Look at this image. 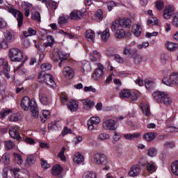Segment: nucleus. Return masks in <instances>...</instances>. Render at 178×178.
<instances>
[{
  "label": "nucleus",
  "mask_w": 178,
  "mask_h": 178,
  "mask_svg": "<svg viewBox=\"0 0 178 178\" xmlns=\"http://www.w3.org/2000/svg\"><path fill=\"white\" fill-rule=\"evenodd\" d=\"M85 92H97V89L92 86H85L83 88Z\"/></svg>",
  "instance_id": "052dcab7"
},
{
  "label": "nucleus",
  "mask_w": 178,
  "mask_h": 178,
  "mask_svg": "<svg viewBox=\"0 0 178 178\" xmlns=\"http://www.w3.org/2000/svg\"><path fill=\"white\" fill-rule=\"evenodd\" d=\"M37 34V31L33 29V28L30 27L27 31H24L23 32V35L24 37H31V35H35Z\"/></svg>",
  "instance_id": "473e14b6"
},
{
  "label": "nucleus",
  "mask_w": 178,
  "mask_h": 178,
  "mask_svg": "<svg viewBox=\"0 0 178 178\" xmlns=\"http://www.w3.org/2000/svg\"><path fill=\"white\" fill-rule=\"evenodd\" d=\"M94 161L97 165H102L104 170H109V162L108 158L104 154L97 153L94 156Z\"/></svg>",
  "instance_id": "7ed1b4c3"
},
{
  "label": "nucleus",
  "mask_w": 178,
  "mask_h": 178,
  "mask_svg": "<svg viewBox=\"0 0 178 178\" xmlns=\"http://www.w3.org/2000/svg\"><path fill=\"white\" fill-rule=\"evenodd\" d=\"M26 162L29 166H33L34 163H35V156L33 154H31L28 156Z\"/></svg>",
  "instance_id": "79ce46f5"
},
{
  "label": "nucleus",
  "mask_w": 178,
  "mask_h": 178,
  "mask_svg": "<svg viewBox=\"0 0 178 178\" xmlns=\"http://www.w3.org/2000/svg\"><path fill=\"white\" fill-rule=\"evenodd\" d=\"M49 118V111L43 110L42 111V116H40L41 122L42 123H45L47 122V119Z\"/></svg>",
  "instance_id": "c9c22d12"
},
{
  "label": "nucleus",
  "mask_w": 178,
  "mask_h": 178,
  "mask_svg": "<svg viewBox=\"0 0 178 178\" xmlns=\"http://www.w3.org/2000/svg\"><path fill=\"white\" fill-rule=\"evenodd\" d=\"M147 169L149 173H154L156 170V164L154 161H150L147 163Z\"/></svg>",
  "instance_id": "c85d7f7f"
},
{
  "label": "nucleus",
  "mask_w": 178,
  "mask_h": 178,
  "mask_svg": "<svg viewBox=\"0 0 178 178\" xmlns=\"http://www.w3.org/2000/svg\"><path fill=\"white\" fill-rule=\"evenodd\" d=\"M171 170L175 176H178V161H175L171 164Z\"/></svg>",
  "instance_id": "ea45409f"
},
{
  "label": "nucleus",
  "mask_w": 178,
  "mask_h": 178,
  "mask_svg": "<svg viewBox=\"0 0 178 178\" xmlns=\"http://www.w3.org/2000/svg\"><path fill=\"white\" fill-rule=\"evenodd\" d=\"M120 97L122 99L124 98H130L131 101H137L138 95L134 92L130 91L129 89H122L120 92Z\"/></svg>",
  "instance_id": "0eeeda50"
},
{
  "label": "nucleus",
  "mask_w": 178,
  "mask_h": 178,
  "mask_svg": "<svg viewBox=\"0 0 178 178\" xmlns=\"http://www.w3.org/2000/svg\"><path fill=\"white\" fill-rule=\"evenodd\" d=\"M4 35L8 42H12L15 40V36L12 35L9 31L6 32Z\"/></svg>",
  "instance_id": "8fccbe9b"
},
{
  "label": "nucleus",
  "mask_w": 178,
  "mask_h": 178,
  "mask_svg": "<svg viewBox=\"0 0 178 178\" xmlns=\"http://www.w3.org/2000/svg\"><path fill=\"white\" fill-rule=\"evenodd\" d=\"M65 151H66V147H63L58 154V158H60V161H66V156H65Z\"/></svg>",
  "instance_id": "6e6d98bb"
},
{
  "label": "nucleus",
  "mask_w": 178,
  "mask_h": 178,
  "mask_svg": "<svg viewBox=\"0 0 178 178\" xmlns=\"http://www.w3.org/2000/svg\"><path fill=\"white\" fill-rule=\"evenodd\" d=\"M18 130L19 128L16 127H11L10 128L9 134L15 140H22V137H20Z\"/></svg>",
  "instance_id": "f3484780"
},
{
  "label": "nucleus",
  "mask_w": 178,
  "mask_h": 178,
  "mask_svg": "<svg viewBox=\"0 0 178 178\" xmlns=\"http://www.w3.org/2000/svg\"><path fill=\"white\" fill-rule=\"evenodd\" d=\"M131 58L134 59V62L136 65H139V63H141L143 62V56L135 54L134 56H131Z\"/></svg>",
  "instance_id": "49530a36"
},
{
  "label": "nucleus",
  "mask_w": 178,
  "mask_h": 178,
  "mask_svg": "<svg viewBox=\"0 0 178 178\" xmlns=\"http://www.w3.org/2000/svg\"><path fill=\"white\" fill-rule=\"evenodd\" d=\"M67 108L71 112H76L79 109V103L76 100H72L67 105Z\"/></svg>",
  "instance_id": "393cba45"
},
{
  "label": "nucleus",
  "mask_w": 178,
  "mask_h": 178,
  "mask_svg": "<svg viewBox=\"0 0 178 178\" xmlns=\"http://www.w3.org/2000/svg\"><path fill=\"white\" fill-rule=\"evenodd\" d=\"M86 38L88 41V42L94 44V42H95V32H94L91 29L86 31Z\"/></svg>",
  "instance_id": "4be33fe9"
},
{
  "label": "nucleus",
  "mask_w": 178,
  "mask_h": 178,
  "mask_svg": "<svg viewBox=\"0 0 178 178\" xmlns=\"http://www.w3.org/2000/svg\"><path fill=\"white\" fill-rule=\"evenodd\" d=\"M131 21L129 19H122L120 18L116 19L111 25V31H115V38H123L126 33H124V27H130Z\"/></svg>",
  "instance_id": "f257e3e1"
},
{
  "label": "nucleus",
  "mask_w": 178,
  "mask_h": 178,
  "mask_svg": "<svg viewBox=\"0 0 178 178\" xmlns=\"http://www.w3.org/2000/svg\"><path fill=\"white\" fill-rule=\"evenodd\" d=\"M73 161L74 163H76L77 165H79V163H81L83 161H84V156H83V155H81V154L80 153H76L74 155Z\"/></svg>",
  "instance_id": "2f4dec72"
},
{
  "label": "nucleus",
  "mask_w": 178,
  "mask_h": 178,
  "mask_svg": "<svg viewBox=\"0 0 178 178\" xmlns=\"http://www.w3.org/2000/svg\"><path fill=\"white\" fill-rule=\"evenodd\" d=\"M8 12L9 13H12V15L16 17L18 23V27H22V26H23V13L15 8H8Z\"/></svg>",
  "instance_id": "6e6552de"
},
{
  "label": "nucleus",
  "mask_w": 178,
  "mask_h": 178,
  "mask_svg": "<svg viewBox=\"0 0 178 178\" xmlns=\"http://www.w3.org/2000/svg\"><path fill=\"white\" fill-rule=\"evenodd\" d=\"M69 19V17L67 16H60L58 18V24H65L66 23L67 20Z\"/></svg>",
  "instance_id": "13d9d810"
},
{
  "label": "nucleus",
  "mask_w": 178,
  "mask_h": 178,
  "mask_svg": "<svg viewBox=\"0 0 178 178\" xmlns=\"http://www.w3.org/2000/svg\"><path fill=\"white\" fill-rule=\"evenodd\" d=\"M21 107L23 111H29V108L31 107V112L34 119H37L40 115L38 112V107L35 101L31 100L30 97L26 96L23 97L21 102Z\"/></svg>",
  "instance_id": "f03ea898"
},
{
  "label": "nucleus",
  "mask_w": 178,
  "mask_h": 178,
  "mask_svg": "<svg viewBox=\"0 0 178 178\" xmlns=\"http://www.w3.org/2000/svg\"><path fill=\"white\" fill-rule=\"evenodd\" d=\"M168 59H169V54H166L165 53L161 54V63H166V62H168Z\"/></svg>",
  "instance_id": "e2e57ef3"
},
{
  "label": "nucleus",
  "mask_w": 178,
  "mask_h": 178,
  "mask_svg": "<svg viewBox=\"0 0 178 178\" xmlns=\"http://www.w3.org/2000/svg\"><path fill=\"white\" fill-rule=\"evenodd\" d=\"M40 67H41V70H42V74H45L44 72H48V70H51V69H52V65L49 63H44V64H42Z\"/></svg>",
  "instance_id": "a18cd8bd"
},
{
  "label": "nucleus",
  "mask_w": 178,
  "mask_h": 178,
  "mask_svg": "<svg viewBox=\"0 0 178 178\" xmlns=\"http://www.w3.org/2000/svg\"><path fill=\"white\" fill-rule=\"evenodd\" d=\"M63 74L67 79H72L74 76V71L70 67H65L63 69Z\"/></svg>",
  "instance_id": "6ab92c4d"
},
{
  "label": "nucleus",
  "mask_w": 178,
  "mask_h": 178,
  "mask_svg": "<svg viewBox=\"0 0 178 178\" xmlns=\"http://www.w3.org/2000/svg\"><path fill=\"white\" fill-rule=\"evenodd\" d=\"M10 113H12V111H10V109L3 108L0 111V118H1V119H3V118H5V116H8V115H10Z\"/></svg>",
  "instance_id": "09e8293b"
},
{
  "label": "nucleus",
  "mask_w": 178,
  "mask_h": 178,
  "mask_svg": "<svg viewBox=\"0 0 178 178\" xmlns=\"http://www.w3.org/2000/svg\"><path fill=\"white\" fill-rule=\"evenodd\" d=\"M58 58L60 60H66V55L63 54V51H58V49H56L53 51L51 59L54 62H58Z\"/></svg>",
  "instance_id": "9d476101"
},
{
  "label": "nucleus",
  "mask_w": 178,
  "mask_h": 178,
  "mask_svg": "<svg viewBox=\"0 0 178 178\" xmlns=\"http://www.w3.org/2000/svg\"><path fill=\"white\" fill-rule=\"evenodd\" d=\"M172 24L175 27H178V13H177L172 18Z\"/></svg>",
  "instance_id": "338daca9"
},
{
  "label": "nucleus",
  "mask_w": 178,
  "mask_h": 178,
  "mask_svg": "<svg viewBox=\"0 0 178 178\" xmlns=\"http://www.w3.org/2000/svg\"><path fill=\"white\" fill-rule=\"evenodd\" d=\"M103 127L105 129V130L111 131H114L118 129V127H116V122L113 120H107L104 121L103 123Z\"/></svg>",
  "instance_id": "9b49d317"
},
{
  "label": "nucleus",
  "mask_w": 178,
  "mask_h": 178,
  "mask_svg": "<svg viewBox=\"0 0 178 178\" xmlns=\"http://www.w3.org/2000/svg\"><path fill=\"white\" fill-rule=\"evenodd\" d=\"M165 97H166V92L156 91L153 93L154 99L159 104H162V101Z\"/></svg>",
  "instance_id": "2eb2a0df"
},
{
  "label": "nucleus",
  "mask_w": 178,
  "mask_h": 178,
  "mask_svg": "<svg viewBox=\"0 0 178 178\" xmlns=\"http://www.w3.org/2000/svg\"><path fill=\"white\" fill-rule=\"evenodd\" d=\"M98 69L93 73L92 78L94 80H99L104 75V65L101 63L97 64Z\"/></svg>",
  "instance_id": "f8f14e48"
},
{
  "label": "nucleus",
  "mask_w": 178,
  "mask_h": 178,
  "mask_svg": "<svg viewBox=\"0 0 178 178\" xmlns=\"http://www.w3.org/2000/svg\"><path fill=\"white\" fill-rule=\"evenodd\" d=\"M116 6V3L115 1H109L107 3V9L108 12H112V10Z\"/></svg>",
  "instance_id": "4d7b16f0"
},
{
  "label": "nucleus",
  "mask_w": 178,
  "mask_h": 178,
  "mask_svg": "<svg viewBox=\"0 0 178 178\" xmlns=\"http://www.w3.org/2000/svg\"><path fill=\"white\" fill-rule=\"evenodd\" d=\"M122 55H124L125 56L133 55L131 49L129 47H125L122 51Z\"/></svg>",
  "instance_id": "864d4df0"
},
{
  "label": "nucleus",
  "mask_w": 178,
  "mask_h": 178,
  "mask_svg": "<svg viewBox=\"0 0 178 178\" xmlns=\"http://www.w3.org/2000/svg\"><path fill=\"white\" fill-rule=\"evenodd\" d=\"M156 154H158V150L155 147H150L147 150V155L148 156H151V158L156 156Z\"/></svg>",
  "instance_id": "c03bdc74"
},
{
  "label": "nucleus",
  "mask_w": 178,
  "mask_h": 178,
  "mask_svg": "<svg viewBox=\"0 0 178 178\" xmlns=\"http://www.w3.org/2000/svg\"><path fill=\"white\" fill-rule=\"evenodd\" d=\"M133 33L136 37H140L142 31L141 26L140 24H136L132 27Z\"/></svg>",
  "instance_id": "bb28decb"
},
{
  "label": "nucleus",
  "mask_w": 178,
  "mask_h": 178,
  "mask_svg": "<svg viewBox=\"0 0 178 178\" xmlns=\"http://www.w3.org/2000/svg\"><path fill=\"white\" fill-rule=\"evenodd\" d=\"M24 141L27 144H35V141H34V139L29 137H24L23 138Z\"/></svg>",
  "instance_id": "69168bd1"
},
{
  "label": "nucleus",
  "mask_w": 178,
  "mask_h": 178,
  "mask_svg": "<svg viewBox=\"0 0 178 178\" xmlns=\"http://www.w3.org/2000/svg\"><path fill=\"white\" fill-rule=\"evenodd\" d=\"M5 145L7 149H12L15 147V143L12 140H7L5 142Z\"/></svg>",
  "instance_id": "bf43d9fd"
},
{
  "label": "nucleus",
  "mask_w": 178,
  "mask_h": 178,
  "mask_svg": "<svg viewBox=\"0 0 178 178\" xmlns=\"http://www.w3.org/2000/svg\"><path fill=\"white\" fill-rule=\"evenodd\" d=\"M155 137H156V133L150 132L145 134L144 139L146 141H152L153 140H155Z\"/></svg>",
  "instance_id": "4c0bfd02"
},
{
  "label": "nucleus",
  "mask_w": 178,
  "mask_h": 178,
  "mask_svg": "<svg viewBox=\"0 0 178 178\" xmlns=\"http://www.w3.org/2000/svg\"><path fill=\"white\" fill-rule=\"evenodd\" d=\"M14 159L17 161V165H22L23 163V158L22 154L19 153H13Z\"/></svg>",
  "instance_id": "a19ab883"
},
{
  "label": "nucleus",
  "mask_w": 178,
  "mask_h": 178,
  "mask_svg": "<svg viewBox=\"0 0 178 178\" xmlns=\"http://www.w3.org/2000/svg\"><path fill=\"white\" fill-rule=\"evenodd\" d=\"M39 99L42 105L47 106L51 104V100H49V97H48V96L44 92H40L39 94Z\"/></svg>",
  "instance_id": "5701e85b"
},
{
  "label": "nucleus",
  "mask_w": 178,
  "mask_h": 178,
  "mask_svg": "<svg viewBox=\"0 0 178 178\" xmlns=\"http://www.w3.org/2000/svg\"><path fill=\"white\" fill-rule=\"evenodd\" d=\"M81 102L83 105V109L85 111H91L95 105V102L90 99H83L81 100Z\"/></svg>",
  "instance_id": "4468645a"
},
{
  "label": "nucleus",
  "mask_w": 178,
  "mask_h": 178,
  "mask_svg": "<svg viewBox=\"0 0 178 178\" xmlns=\"http://www.w3.org/2000/svg\"><path fill=\"white\" fill-rule=\"evenodd\" d=\"M161 104H164V105L166 106L170 105V104H172V99L170 98V97H169L168 92L165 93V96H164Z\"/></svg>",
  "instance_id": "37998d69"
},
{
  "label": "nucleus",
  "mask_w": 178,
  "mask_h": 178,
  "mask_svg": "<svg viewBox=\"0 0 178 178\" xmlns=\"http://www.w3.org/2000/svg\"><path fill=\"white\" fill-rule=\"evenodd\" d=\"M165 47L168 51H176L178 48V44L177 43H173L172 42H168Z\"/></svg>",
  "instance_id": "7c9ffc66"
},
{
  "label": "nucleus",
  "mask_w": 178,
  "mask_h": 178,
  "mask_svg": "<svg viewBox=\"0 0 178 178\" xmlns=\"http://www.w3.org/2000/svg\"><path fill=\"white\" fill-rule=\"evenodd\" d=\"M48 8H49V9H56L58 8V3L56 1H49Z\"/></svg>",
  "instance_id": "774afa93"
},
{
  "label": "nucleus",
  "mask_w": 178,
  "mask_h": 178,
  "mask_svg": "<svg viewBox=\"0 0 178 178\" xmlns=\"http://www.w3.org/2000/svg\"><path fill=\"white\" fill-rule=\"evenodd\" d=\"M148 15H149L150 16H152V19H149L147 20V24L148 26H154V24H158V19L152 16H154V15L152 14V10H149L147 11Z\"/></svg>",
  "instance_id": "a878e982"
},
{
  "label": "nucleus",
  "mask_w": 178,
  "mask_h": 178,
  "mask_svg": "<svg viewBox=\"0 0 178 178\" xmlns=\"http://www.w3.org/2000/svg\"><path fill=\"white\" fill-rule=\"evenodd\" d=\"M95 15H96V17L99 20H102V19H104V13L102 12V10H97Z\"/></svg>",
  "instance_id": "0e129e2a"
},
{
  "label": "nucleus",
  "mask_w": 178,
  "mask_h": 178,
  "mask_svg": "<svg viewBox=\"0 0 178 178\" xmlns=\"http://www.w3.org/2000/svg\"><path fill=\"white\" fill-rule=\"evenodd\" d=\"M47 42L44 43V47L47 48V47H52L55 44V40L52 35L47 36Z\"/></svg>",
  "instance_id": "e433bc0d"
},
{
  "label": "nucleus",
  "mask_w": 178,
  "mask_h": 178,
  "mask_svg": "<svg viewBox=\"0 0 178 178\" xmlns=\"http://www.w3.org/2000/svg\"><path fill=\"white\" fill-rule=\"evenodd\" d=\"M9 58L12 62H22L23 60V52L17 48H12L9 51Z\"/></svg>",
  "instance_id": "20e7f679"
},
{
  "label": "nucleus",
  "mask_w": 178,
  "mask_h": 178,
  "mask_svg": "<svg viewBox=\"0 0 178 178\" xmlns=\"http://www.w3.org/2000/svg\"><path fill=\"white\" fill-rule=\"evenodd\" d=\"M111 136L108 134H101L98 136V140L100 141H105V140H109Z\"/></svg>",
  "instance_id": "603ef678"
},
{
  "label": "nucleus",
  "mask_w": 178,
  "mask_h": 178,
  "mask_svg": "<svg viewBox=\"0 0 178 178\" xmlns=\"http://www.w3.org/2000/svg\"><path fill=\"white\" fill-rule=\"evenodd\" d=\"M101 122V119H99V117H92L90 118V120L88 121V130L92 131L94 129H95V127L97 124H99V122Z\"/></svg>",
  "instance_id": "1a4fd4ad"
},
{
  "label": "nucleus",
  "mask_w": 178,
  "mask_h": 178,
  "mask_svg": "<svg viewBox=\"0 0 178 178\" xmlns=\"http://www.w3.org/2000/svg\"><path fill=\"white\" fill-rule=\"evenodd\" d=\"M145 86L148 90H150V88H154V87H155V80L152 79H146L145 81Z\"/></svg>",
  "instance_id": "c756f323"
},
{
  "label": "nucleus",
  "mask_w": 178,
  "mask_h": 178,
  "mask_svg": "<svg viewBox=\"0 0 178 178\" xmlns=\"http://www.w3.org/2000/svg\"><path fill=\"white\" fill-rule=\"evenodd\" d=\"M8 40L6 41L5 39H2L0 41V48H2L3 49H6L8 48Z\"/></svg>",
  "instance_id": "680f3d73"
},
{
  "label": "nucleus",
  "mask_w": 178,
  "mask_h": 178,
  "mask_svg": "<svg viewBox=\"0 0 178 178\" xmlns=\"http://www.w3.org/2000/svg\"><path fill=\"white\" fill-rule=\"evenodd\" d=\"M173 15H175V10H173V8L169 6H166L163 14V18L166 20H169V19H170Z\"/></svg>",
  "instance_id": "a211bd4d"
},
{
  "label": "nucleus",
  "mask_w": 178,
  "mask_h": 178,
  "mask_svg": "<svg viewBox=\"0 0 178 178\" xmlns=\"http://www.w3.org/2000/svg\"><path fill=\"white\" fill-rule=\"evenodd\" d=\"M0 66H3V70L6 77L10 79V75L9 74L10 68L9 67V65H8V62L3 58L0 59Z\"/></svg>",
  "instance_id": "ddd939ff"
},
{
  "label": "nucleus",
  "mask_w": 178,
  "mask_h": 178,
  "mask_svg": "<svg viewBox=\"0 0 178 178\" xmlns=\"http://www.w3.org/2000/svg\"><path fill=\"white\" fill-rule=\"evenodd\" d=\"M101 58V54L97 51H94L92 55H90V60L92 62H97Z\"/></svg>",
  "instance_id": "f704fd0d"
},
{
  "label": "nucleus",
  "mask_w": 178,
  "mask_h": 178,
  "mask_svg": "<svg viewBox=\"0 0 178 178\" xmlns=\"http://www.w3.org/2000/svg\"><path fill=\"white\" fill-rule=\"evenodd\" d=\"M140 172L141 167L140 165H134L131 168L129 172V175L131 176V177H136V176H138V175H140Z\"/></svg>",
  "instance_id": "dca6fc26"
},
{
  "label": "nucleus",
  "mask_w": 178,
  "mask_h": 178,
  "mask_svg": "<svg viewBox=\"0 0 178 178\" xmlns=\"http://www.w3.org/2000/svg\"><path fill=\"white\" fill-rule=\"evenodd\" d=\"M1 159L4 161L6 165H9V163L10 162V156H9V154L4 153Z\"/></svg>",
  "instance_id": "5fc2aeb1"
},
{
  "label": "nucleus",
  "mask_w": 178,
  "mask_h": 178,
  "mask_svg": "<svg viewBox=\"0 0 178 178\" xmlns=\"http://www.w3.org/2000/svg\"><path fill=\"white\" fill-rule=\"evenodd\" d=\"M70 17L71 20H80V19H83V17H84V13H81L78 10H73L70 13Z\"/></svg>",
  "instance_id": "412c9836"
},
{
  "label": "nucleus",
  "mask_w": 178,
  "mask_h": 178,
  "mask_svg": "<svg viewBox=\"0 0 178 178\" xmlns=\"http://www.w3.org/2000/svg\"><path fill=\"white\" fill-rule=\"evenodd\" d=\"M82 178H97V174L94 172L87 171L83 175Z\"/></svg>",
  "instance_id": "de8ad7c7"
},
{
  "label": "nucleus",
  "mask_w": 178,
  "mask_h": 178,
  "mask_svg": "<svg viewBox=\"0 0 178 178\" xmlns=\"http://www.w3.org/2000/svg\"><path fill=\"white\" fill-rule=\"evenodd\" d=\"M39 80H42L45 84L49 86V87H55V79L54 76L50 74H43L41 72L38 76Z\"/></svg>",
  "instance_id": "423d86ee"
},
{
  "label": "nucleus",
  "mask_w": 178,
  "mask_h": 178,
  "mask_svg": "<svg viewBox=\"0 0 178 178\" xmlns=\"http://www.w3.org/2000/svg\"><path fill=\"white\" fill-rule=\"evenodd\" d=\"M33 20H36L39 23L41 22V15L38 12H35L32 14Z\"/></svg>",
  "instance_id": "3c124183"
},
{
  "label": "nucleus",
  "mask_w": 178,
  "mask_h": 178,
  "mask_svg": "<svg viewBox=\"0 0 178 178\" xmlns=\"http://www.w3.org/2000/svg\"><path fill=\"white\" fill-rule=\"evenodd\" d=\"M97 34L98 35H100L101 39L104 42H106V41H108V40H109V38L111 37V33L109 32V29H105L103 32H102L101 31H99L97 32Z\"/></svg>",
  "instance_id": "aec40b11"
},
{
  "label": "nucleus",
  "mask_w": 178,
  "mask_h": 178,
  "mask_svg": "<svg viewBox=\"0 0 178 178\" xmlns=\"http://www.w3.org/2000/svg\"><path fill=\"white\" fill-rule=\"evenodd\" d=\"M140 108L142 112L145 115V116H149V105L145 103H141Z\"/></svg>",
  "instance_id": "cd10ccee"
},
{
  "label": "nucleus",
  "mask_w": 178,
  "mask_h": 178,
  "mask_svg": "<svg viewBox=\"0 0 178 178\" xmlns=\"http://www.w3.org/2000/svg\"><path fill=\"white\" fill-rule=\"evenodd\" d=\"M63 170V168L60 165H56L53 166L52 168V171H51V175L53 176H59L62 173V171Z\"/></svg>",
  "instance_id": "b1692460"
},
{
  "label": "nucleus",
  "mask_w": 178,
  "mask_h": 178,
  "mask_svg": "<svg viewBox=\"0 0 178 178\" xmlns=\"http://www.w3.org/2000/svg\"><path fill=\"white\" fill-rule=\"evenodd\" d=\"M163 83L165 86L170 87L172 86H178V72L172 73L169 76H165L163 79Z\"/></svg>",
  "instance_id": "39448f33"
},
{
  "label": "nucleus",
  "mask_w": 178,
  "mask_h": 178,
  "mask_svg": "<svg viewBox=\"0 0 178 178\" xmlns=\"http://www.w3.org/2000/svg\"><path fill=\"white\" fill-rule=\"evenodd\" d=\"M141 136V134L139 133H135V134H124V137L126 138V140H131L133 138H138Z\"/></svg>",
  "instance_id": "72a5a7b5"
},
{
  "label": "nucleus",
  "mask_w": 178,
  "mask_h": 178,
  "mask_svg": "<svg viewBox=\"0 0 178 178\" xmlns=\"http://www.w3.org/2000/svg\"><path fill=\"white\" fill-rule=\"evenodd\" d=\"M23 115L22 113H17L15 114H13L10 118L11 122H17V120H22Z\"/></svg>",
  "instance_id": "58836bf2"
}]
</instances>
